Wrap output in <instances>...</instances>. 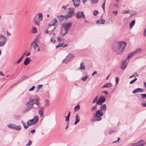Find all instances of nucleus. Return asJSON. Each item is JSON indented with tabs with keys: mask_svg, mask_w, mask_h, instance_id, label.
Segmentation results:
<instances>
[{
	"mask_svg": "<svg viewBox=\"0 0 146 146\" xmlns=\"http://www.w3.org/2000/svg\"><path fill=\"white\" fill-rule=\"evenodd\" d=\"M37 47H38V46L37 44H35V45L33 46V48L35 50L36 49Z\"/></svg>",
	"mask_w": 146,
	"mask_h": 146,
	"instance_id": "nucleus-45",
	"label": "nucleus"
},
{
	"mask_svg": "<svg viewBox=\"0 0 146 146\" xmlns=\"http://www.w3.org/2000/svg\"><path fill=\"white\" fill-rule=\"evenodd\" d=\"M96 24H100V20H97L96 22Z\"/></svg>",
	"mask_w": 146,
	"mask_h": 146,
	"instance_id": "nucleus-55",
	"label": "nucleus"
},
{
	"mask_svg": "<svg viewBox=\"0 0 146 146\" xmlns=\"http://www.w3.org/2000/svg\"><path fill=\"white\" fill-rule=\"evenodd\" d=\"M114 131L112 130H110L109 131V133L110 134H111L112 133H113Z\"/></svg>",
	"mask_w": 146,
	"mask_h": 146,
	"instance_id": "nucleus-63",
	"label": "nucleus"
},
{
	"mask_svg": "<svg viewBox=\"0 0 146 146\" xmlns=\"http://www.w3.org/2000/svg\"><path fill=\"white\" fill-rule=\"evenodd\" d=\"M141 106L143 107H146V102L145 103H142L141 104Z\"/></svg>",
	"mask_w": 146,
	"mask_h": 146,
	"instance_id": "nucleus-54",
	"label": "nucleus"
},
{
	"mask_svg": "<svg viewBox=\"0 0 146 146\" xmlns=\"http://www.w3.org/2000/svg\"><path fill=\"white\" fill-rule=\"evenodd\" d=\"M136 54H139L142 51V49L141 48H138L135 51Z\"/></svg>",
	"mask_w": 146,
	"mask_h": 146,
	"instance_id": "nucleus-25",
	"label": "nucleus"
},
{
	"mask_svg": "<svg viewBox=\"0 0 146 146\" xmlns=\"http://www.w3.org/2000/svg\"><path fill=\"white\" fill-rule=\"evenodd\" d=\"M137 80V78H135L133 80H132L130 82V84H133V83H134Z\"/></svg>",
	"mask_w": 146,
	"mask_h": 146,
	"instance_id": "nucleus-40",
	"label": "nucleus"
},
{
	"mask_svg": "<svg viewBox=\"0 0 146 146\" xmlns=\"http://www.w3.org/2000/svg\"><path fill=\"white\" fill-rule=\"evenodd\" d=\"M146 36V28L145 29L144 32V36Z\"/></svg>",
	"mask_w": 146,
	"mask_h": 146,
	"instance_id": "nucleus-58",
	"label": "nucleus"
},
{
	"mask_svg": "<svg viewBox=\"0 0 146 146\" xmlns=\"http://www.w3.org/2000/svg\"><path fill=\"white\" fill-rule=\"evenodd\" d=\"M100 110H101V111H106V104H104L102 105L100 107Z\"/></svg>",
	"mask_w": 146,
	"mask_h": 146,
	"instance_id": "nucleus-21",
	"label": "nucleus"
},
{
	"mask_svg": "<svg viewBox=\"0 0 146 146\" xmlns=\"http://www.w3.org/2000/svg\"><path fill=\"white\" fill-rule=\"evenodd\" d=\"M105 2H104L103 4V5H102V8H103V9L104 11L105 10Z\"/></svg>",
	"mask_w": 146,
	"mask_h": 146,
	"instance_id": "nucleus-51",
	"label": "nucleus"
},
{
	"mask_svg": "<svg viewBox=\"0 0 146 146\" xmlns=\"http://www.w3.org/2000/svg\"><path fill=\"white\" fill-rule=\"evenodd\" d=\"M98 99V96H96L92 102V103H94L97 101Z\"/></svg>",
	"mask_w": 146,
	"mask_h": 146,
	"instance_id": "nucleus-36",
	"label": "nucleus"
},
{
	"mask_svg": "<svg viewBox=\"0 0 146 146\" xmlns=\"http://www.w3.org/2000/svg\"><path fill=\"white\" fill-rule=\"evenodd\" d=\"M143 92V90L142 89L138 88L135 89V90H133V94H135L137 92Z\"/></svg>",
	"mask_w": 146,
	"mask_h": 146,
	"instance_id": "nucleus-14",
	"label": "nucleus"
},
{
	"mask_svg": "<svg viewBox=\"0 0 146 146\" xmlns=\"http://www.w3.org/2000/svg\"><path fill=\"white\" fill-rule=\"evenodd\" d=\"M88 78V76L87 75L82 78V80L84 81H85L86 80V79Z\"/></svg>",
	"mask_w": 146,
	"mask_h": 146,
	"instance_id": "nucleus-28",
	"label": "nucleus"
},
{
	"mask_svg": "<svg viewBox=\"0 0 146 146\" xmlns=\"http://www.w3.org/2000/svg\"><path fill=\"white\" fill-rule=\"evenodd\" d=\"M106 101V98L104 96H101L100 97L98 101L96 102V104L100 105Z\"/></svg>",
	"mask_w": 146,
	"mask_h": 146,
	"instance_id": "nucleus-9",
	"label": "nucleus"
},
{
	"mask_svg": "<svg viewBox=\"0 0 146 146\" xmlns=\"http://www.w3.org/2000/svg\"><path fill=\"white\" fill-rule=\"evenodd\" d=\"M102 92L104 93L106 95H107L108 94V92L106 91H103Z\"/></svg>",
	"mask_w": 146,
	"mask_h": 146,
	"instance_id": "nucleus-52",
	"label": "nucleus"
},
{
	"mask_svg": "<svg viewBox=\"0 0 146 146\" xmlns=\"http://www.w3.org/2000/svg\"><path fill=\"white\" fill-rule=\"evenodd\" d=\"M73 2L74 7H76L80 5V0H72Z\"/></svg>",
	"mask_w": 146,
	"mask_h": 146,
	"instance_id": "nucleus-13",
	"label": "nucleus"
},
{
	"mask_svg": "<svg viewBox=\"0 0 146 146\" xmlns=\"http://www.w3.org/2000/svg\"><path fill=\"white\" fill-rule=\"evenodd\" d=\"M97 108V105H95L94 107H92L91 108V111H93L95 110Z\"/></svg>",
	"mask_w": 146,
	"mask_h": 146,
	"instance_id": "nucleus-34",
	"label": "nucleus"
},
{
	"mask_svg": "<svg viewBox=\"0 0 146 146\" xmlns=\"http://www.w3.org/2000/svg\"><path fill=\"white\" fill-rule=\"evenodd\" d=\"M79 69L83 70H85V65L83 62H82L80 63V66Z\"/></svg>",
	"mask_w": 146,
	"mask_h": 146,
	"instance_id": "nucleus-24",
	"label": "nucleus"
},
{
	"mask_svg": "<svg viewBox=\"0 0 146 146\" xmlns=\"http://www.w3.org/2000/svg\"><path fill=\"white\" fill-rule=\"evenodd\" d=\"M64 17V16L62 15H60L59 16L57 17L58 19L60 21L59 22L60 24V22H62V21L63 20Z\"/></svg>",
	"mask_w": 146,
	"mask_h": 146,
	"instance_id": "nucleus-22",
	"label": "nucleus"
},
{
	"mask_svg": "<svg viewBox=\"0 0 146 146\" xmlns=\"http://www.w3.org/2000/svg\"><path fill=\"white\" fill-rule=\"evenodd\" d=\"M113 13H114V14L115 15H117L118 13V12L117 11H113Z\"/></svg>",
	"mask_w": 146,
	"mask_h": 146,
	"instance_id": "nucleus-60",
	"label": "nucleus"
},
{
	"mask_svg": "<svg viewBox=\"0 0 146 146\" xmlns=\"http://www.w3.org/2000/svg\"><path fill=\"white\" fill-rule=\"evenodd\" d=\"M129 13V11H124L122 13L123 14H125V13Z\"/></svg>",
	"mask_w": 146,
	"mask_h": 146,
	"instance_id": "nucleus-47",
	"label": "nucleus"
},
{
	"mask_svg": "<svg viewBox=\"0 0 146 146\" xmlns=\"http://www.w3.org/2000/svg\"><path fill=\"white\" fill-rule=\"evenodd\" d=\"M140 95L141 96L142 99H144L146 98V94H141Z\"/></svg>",
	"mask_w": 146,
	"mask_h": 146,
	"instance_id": "nucleus-35",
	"label": "nucleus"
},
{
	"mask_svg": "<svg viewBox=\"0 0 146 146\" xmlns=\"http://www.w3.org/2000/svg\"><path fill=\"white\" fill-rule=\"evenodd\" d=\"M97 72L96 71H95L94 73H93L92 74V76H93L95 74H97Z\"/></svg>",
	"mask_w": 146,
	"mask_h": 146,
	"instance_id": "nucleus-61",
	"label": "nucleus"
},
{
	"mask_svg": "<svg viewBox=\"0 0 146 146\" xmlns=\"http://www.w3.org/2000/svg\"><path fill=\"white\" fill-rule=\"evenodd\" d=\"M15 118L17 120H19L20 119V117L19 115H17L15 116Z\"/></svg>",
	"mask_w": 146,
	"mask_h": 146,
	"instance_id": "nucleus-43",
	"label": "nucleus"
},
{
	"mask_svg": "<svg viewBox=\"0 0 146 146\" xmlns=\"http://www.w3.org/2000/svg\"><path fill=\"white\" fill-rule=\"evenodd\" d=\"M65 117L66 118V121H68L69 120V118H70V117H68V116H67V117H66V116H65Z\"/></svg>",
	"mask_w": 146,
	"mask_h": 146,
	"instance_id": "nucleus-59",
	"label": "nucleus"
},
{
	"mask_svg": "<svg viewBox=\"0 0 146 146\" xmlns=\"http://www.w3.org/2000/svg\"><path fill=\"white\" fill-rule=\"evenodd\" d=\"M38 119V117L36 115L32 119L29 120L27 122V124L29 125H32L36 123Z\"/></svg>",
	"mask_w": 146,
	"mask_h": 146,
	"instance_id": "nucleus-7",
	"label": "nucleus"
},
{
	"mask_svg": "<svg viewBox=\"0 0 146 146\" xmlns=\"http://www.w3.org/2000/svg\"><path fill=\"white\" fill-rule=\"evenodd\" d=\"M67 14L65 15L66 18H70L72 17L74 14V9L73 8H69Z\"/></svg>",
	"mask_w": 146,
	"mask_h": 146,
	"instance_id": "nucleus-8",
	"label": "nucleus"
},
{
	"mask_svg": "<svg viewBox=\"0 0 146 146\" xmlns=\"http://www.w3.org/2000/svg\"><path fill=\"white\" fill-rule=\"evenodd\" d=\"M30 101L28 102L26 104V106H27L29 108H35V107L33 106V104H31L30 102Z\"/></svg>",
	"mask_w": 146,
	"mask_h": 146,
	"instance_id": "nucleus-20",
	"label": "nucleus"
},
{
	"mask_svg": "<svg viewBox=\"0 0 146 146\" xmlns=\"http://www.w3.org/2000/svg\"><path fill=\"white\" fill-rule=\"evenodd\" d=\"M52 21L54 23L51 26H56L58 25V21H57L56 19V18H54L53 19V20H52Z\"/></svg>",
	"mask_w": 146,
	"mask_h": 146,
	"instance_id": "nucleus-23",
	"label": "nucleus"
},
{
	"mask_svg": "<svg viewBox=\"0 0 146 146\" xmlns=\"http://www.w3.org/2000/svg\"><path fill=\"white\" fill-rule=\"evenodd\" d=\"M42 17H43V15L42 14L39 13L38 14L37 16H36L35 18H36L37 17L39 18V19H38V21H41L42 20Z\"/></svg>",
	"mask_w": 146,
	"mask_h": 146,
	"instance_id": "nucleus-19",
	"label": "nucleus"
},
{
	"mask_svg": "<svg viewBox=\"0 0 146 146\" xmlns=\"http://www.w3.org/2000/svg\"><path fill=\"white\" fill-rule=\"evenodd\" d=\"M136 54L135 51L132 52L131 54H129L127 58L125 60L122 62L120 67L121 69H123L124 70L127 66V64L129 61V58L130 57H131L134 56Z\"/></svg>",
	"mask_w": 146,
	"mask_h": 146,
	"instance_id": "nucleus-3",
	"label": "nucleus"
},
{
	"mask_svg": "<svg viewBox=\"0 0 146 146\" xmlns=\"http://www.w3.org/2000/svg\"><path fill=\"white\" fill-rule=\"evenodd\" d=\"M42 86V84L39 85H38V86L37 87V92H38L41 89Z\"/></svg>",
	"mask_w": 146,
	"mask_h": 146,
	"instance_id": "nucleus-32",
	"label": "nucleus"
},
{
	"mask_svg": "<svg viewBox=\"0 0 146 146\" xmlns=\"http://www.w3.org/2000/svg\"><path fill=\"white\" fill-rule=\"evenodd\" d=\"M29 125L28 124L27 125L26 124L25 125H23L25 129L27 128L28 127L29 125Z\"/></svg>",
	"mask_w": 146,
	"mask_h": 146,
	"instance_id": "nucleus-49",
	"label": "nucleus"
},
{
	"mask_svg": "<svg viewBox=\"0 0 146 146\" xmlns=\"http://www.w3.org/2000/svg\"><path fill=\"white\" fill-rule=\"evenodd\" d=\"M69 61H70L66 59V57L65 59L63 60L62 61V62L64 63H67Z\"/></svg>",
	"mask_w": 146,
	"mask_h": 146,
	"instance_id": "nucleus-27",
	"label": "nucleus"
},
{
	"mask_svg": "<svg viewBox=\"0 0 146 146\" xmlns=\"http://www.w3.org/2000/svg\"><path fill=\"white\" fill-rule=\"evenodd\" d=\"M38 37H36L34 40L33 41L35 44H37V40H38Z\"/></svg>",
	"mask_w": 146,
	"mask_h": 146,
	"instance_id": "nucleus-29",
	"label": "nucleus"
},
{
	"mask_svg": "<svg viewBox=\"0 0 146 146\" xmlns=\"http://www.w3.org/2000/svg\"><path fill=\"white\" fill-rule=\"evenodd\" d=\"M135 24V20L132 21L129 23V27L130 29H131Z\"/></svg>",
	"mask_w": 146,
	"mask_h": 146,
	"instance_id": "nucleus-26",
	"label": "nucleus"
},
{
	"mask_svg": "<svg viewBox=\"0 0 146 146\" xmlns=\"http://www.w3.org/2000/svg\"><path fill=\"white\" fill-rule=\"evenodd\" d=\"M119 81V78L118 77H116L115 78L116 84H118Z\"/></svg>",
	"mask_w": 146,
	"mask_h": 146,
	"instance_id": "nucleus-38",
	"label": "nucleus"
},
{
	"mask_svg": "<svg viewBox=\"0 0 146 146\" xmlns=\"http://www.w3.org/2000/svg\"><path fill=\"white\" fill-rule=\"evenodd\" d=\"M31 109V108H30L27 107V108L25 109V110H24V112H26L28 111L29 110Z\"/></svg>",
	"mask_w": 146,
	"mask_h": 146,
	"instance_id": "nucleus-44",
	"label": "nucleus"
},
{
	"mask_svg": "<svg viewBox=\"0 0 146 146\" xmlns=\"http://www.w3.org/2000/svg\"><path fill=\"white\" fill-rule=\"evenodd\" d=\"M36 18H35L34 19H35V20H34V21H35V24H36V25L38 26H39V21H38H38H37L36 20Z\"/></svg>",
	"mask_w": 146,
	"mask_h": 146,
	"instance_id": "nucleus-31",
	"label": "nucleus"
},
{
	"mask_svg": "<svg viewBox=\"0 0 146 146\" xmlns=\"http://www.w3.org/2000/svg\"><path fill=\"white\" fill-rule=\"evenodd\" d=\"M76 17L78 19L83 18L84 19H85V15H84V12L82 11H78L76 13Z\"/></svg>",
	"mask_w": 146,
	"mask_h": 146,
	"instance_id": "nucleus-11",
	"label": "nucleus"
},
{
	"mask_svg": "<svg viewBox=\"0 0 146 146\" xmlns=\"http://www.w3.org/2000/svg\"><path fill=\"white\" fill-rule=\"evenodd\" d=\"M7 126L10 129L16 130H19L21 129V126L20 125H17L12 123L9 124Z\"/></svg>",
	"mask_w": 146,
	"mask_h": 146,
	"instance_id": "nucleus-6",
	"label": "nucleus"
},
{
	"mask_svg": "<svg viewBox=\"0 0 146 146\" xmlns=\"http://www.w3.org/2000/svg\"><path fill=\"white\" fill-rule=\"evenodd\" d=\"M25 55V54H23V56H22V57H21V58L19 59V60H18V61H17V64H19V63L20 62V61H21V60H22V59H23V56H24Z\"/></svg>",
	"mask_w": 146,
	"mask_h": 146,
	"instance_id": "nucleus-30",
	"label": "nucleus"
},
{
	"mask_svg": "<svg viewBox=\"0 0 146 146\" xmlns=\"http://www.w3.org/2000/svg\"><path fill=\"white\" fill-rule=\"evenodd\" d=\"M44 108L43 107H40V110H42V111H43Z\"/></svg>",
	"mask_w": 146,
	"mask_h": 146,
	"instance_id": "nucleus-62",
	"label": "nucleus"
},
{
	"mask_svg": "<svg viewBox=\"0 0 146 146\" xmlns=\"http://www.w3.org/2000/svg\"><path fill=\"white\" fill-rule=\"evenodd\" d=\"M35 88V86H33L31 88L29 89V91H32Z\"/></svg>",
	"mask_w": 146,
	"mask_h": 146,
	"instance_id": "nucleus-48",
	"label": "nucleus"
},
{
	"mask_svg": "<svg viewBox=\"0 0 146 146\" xmlns=\"http://www.w3.org/2000/svg\"><path fill=\"white\" fill-rule=\"evenodd\" d=\"M57 40L59 42H60L61 40V38L60 36H58L57 38Z\"/></svg>",
	"mask_w": 146,
	"mask_h": 146,
	"instance_id": "nucleus-50",
	"label": "nucleus"
},
{
	"mask_svg": "<svg viewBox=\"0 0 146 146\" xmlns=\"http://www.w3.org/2000/svg\"><path fill=\"white\" fill-rule=\"evenodd\" d=\"M80 108V106L79 105H77V106H76L74 108V109L75 110V109L76 108H78V109H79Z\"/></svg>",
	"mask_w": 146,
	"mask_h": 146,
	"instance_id": "nucleus-53",
	"label": "nucleus"
},
{
	"mask_svg": "<svg viewBox=\"0 0 146 146\" xmlns=\"http://www.w3.org/2000/svg\"><path fill=\"white\" fill-rule=\"evenodd\" d=\"M75 119L76 121L74 122V124L76 125L80 121V117L77 114H76L75 115Z\"/></svg>",
	"mask_w": 146,
	"mask_h": 146,
	"instance_id": "nucleus-18",
	"label": "nucleus"
},
{
	"mask_svg": "<svg viewBox=\"0 0 146 146\" xmlns=\"http://www.w3.org/2000/svg\"><path fill=\"white\" fill-rule=\"evenodd\" d=\"M98 13V11L96 10H95L93 11V14L94 16H96Z\"/></svg>",
	"mask_w": 146,
	"mask_h": 146,
	"instance_id": "nucleus-33",
	"label": "nucleus"
},
{
	"mask_svg": "<svg viewBox=\"0 0 146 146\" xmlns=\"http://www.w3.org/2000/svg\"><path fill=\"white\" fill-rule=\"evenodd\" d=\"M146 143V142L143 140H141L137 143H132V146H143Z\"/></svg>",
	"mask_w": 146,
	"mask_h": 146,
	"instance_id": "nucleus-10",
	"label": "nucleus"
},
{
	"mask_svg": "<svg viewBox=\"0 0 146 146\" xmlns=\"http://www.w3.org/2000/svg\"><path fill=\"white\" fill-rule=\"evenodd\" d=\"M103 115V113L101 110H98L95 115H94V119L92 121H100L102 119V118L100 117Z\"/></svg>",
	"mask_w": 146,
	"mask_h": 146,
	"instance_id": "nucleus-4",
	"label": "nucleus"
},
{
	"mask_svg": "<svg viewBox=\"0 0 146 146\" xmlns=\"http://www.w3.org/2000/svg\"><path fill=\"white\" fill-rule=\"evenodd\" d=\"M38 112L39 114L41 117L43 115V111H42V110H39Z\"/></svg>",
	"mask_w": 146,
	"mask_h": 146,
	"instance_id": "nucleus-37",
	"label": "nucleus"
},
{
	"mask_svg": "<svg viewBox=\"0 0 146 146\" xmlns=\"http://www.w3.org/2000/svg\"><path fill=\"white\" fill-rule=\"evenodd\" d=\"M74 57H75L74 55L70 54H69L66 57V59H67L70 61Z\"/></svg>",
	"mask_w": 146,
	"mask_h": 146,
	"instance_id": "nucleus-15",
	"label": "nucleus"
},
{
	"mask_svg": "<svg viewBox=\"0 0 146 146\" xmlns=\"http://www.w3.org/2000/svg\"><path fill=\"white\" fill-rule=\"evenodd\" d=\"M63 44L62 43H60L58 44H57L56 46V48H58L60 47L61 46H62L63 45Z\"/></svg>",
	"mask_w": 146,
	"mask_h": 146,
	"instance_id": "nucleus-39",
	"label": "nucleus"
},
{
	"mask_svg": "<svg viewBox=\"0 0 146 146\" xmlns=\"http://www.w3.org/2000/svg\"><path fill=\"white\" fill-rule=\"evenodd\" d=\"M33 32V33H35L37 32L36 30V28L35 27H33L32 28Z\"/></svg>",
	"mask_w": 146,
	"mask_h": 146,
	"instance_id": "nucleus-41",
	"label": "nucleus"
},
{
	"mask_svg": "<svg viewBox=\"0 0 146 146\" xmlns=\"http://www.w3.org/2000/svg\"><path fill=\"white\" fill-rule=\"evenodd\" d=\"M91 2L92 4H95L96 3H95V0H91Z\"/></svg>",
	"mask_w": 146,
	"mask_h": 146,
	"instance_id": "nucleus-56",
	"label": "nucleus"
},
{
	"mask_svg": "<svg viewBox=\"0 0 146 146\" xmlns=\"http://www.w3.org/2000/svg\"><path fill=\"white\" fill-rule=\"evenodd\" d=\"M30 58L27 57L24 62V64L25 65H27L31 61V60H29Z\"/></svg>",
	"mask_w": 146,
	"mask_h": 146,
	"instance_id": "nucleus-16",
	"label": "nucleus"
},
{
	"mask_svg": "<svg viewBox=\"0 0 146 146\" xmlns=\"http://www.w3.org/2000/svg\"><path fill=\"white\" fill-rule=\"evenodd\" d=\"M32 144V142L31 140H30L28 144H27L26 145V146H30Z\"/></svg>",
	"mask_w": 146,
	"mask_h": 146,
	"instance_id": "nucleus-46",
	"label": "nucleus"
},
{
	"mask_svg": "<svg viewBox=\"0 0 146 146\" xmlns=\"http://www.w3.org/2000/svg\"><path fill=\"white\" fill-rule=\"evenodd\" d=\"M50 40L51 41L55 42V40L52 37L51 38Z\"/></svg>",
	"mask_w": 146,
	"mask_h": 146,
	"instance_id": "nucleus-57",
	"label": "nucleus"
},
{
	"mask_svg": "<svg viewBox=\"0 0 146 146\" xmlns=\"http://www.w3.org/2000/svg\"><path fill=\"white\" fill-rule=\"evenodd\" d=\"M72 25L70 23H65L63 24L61 27V33L63 35H65L67 33L71 28Z\"/></svg>",
	"mask_w": 146,
	"mask_h": 146,
	"instance_id": "nucleus-2",
	"label": "nucleus"
},
{
	"mask_svg": "<svg viewBox=\"0 0 146 146\" xmlns=\"http://www.w3.org/2000/svg\"><path fill=\"white\" fill-rule=\"evenodd\" d=\"M112 85L111 83H108L105 84L102 87V88H110L112 86Z\"/></svg>",
	"mask_w": 146,
	"mask_h": 146,
	"instance_id": "nucleus-17",
	"label": "nucleus"
},
{
	"mask_svg": "<svg viewBox=\"0 0 146 146\" xmlns=\"http://www.w3.org/2000/svg\"><path fill=\"white\" fill-rule=\"evenodd\" d=\"M7 40L6 37L3 35H0V47L3 46Z\"/></svg>",
	"mask_w": 146,
	"mask_h": 146,
	"instance_id": "nucleus-5",
	"label": "nucleus"
},
{
	"mask_svg": "<svg viewBox=\"0 0 146 146\" xmlns=\"http://www.w3.org/2000/svg\"><path fill=\"white\" fill-rule=\"evenodd\" d=\"M35 129H34L33 130H32L31 131V132L32 133H34L35 132Z\"/></svg>",
	"mask_w": 146,
	"mask_h": 146,
	"instance_id": "nucleus-64",
	"label": "nucleus"
},
{
	"mask_svg": "<svg viewBox=\"0 0 146 146\" xmlns=\"http://www.w3.org/2000/svg\"><path fill=\"white\" fill-rule=\"evenodd\" d=\"M38 100H30V102L31 104H33V105L34 104H36V106H35V108H37L39 106V103L38 102Z\"/></svg>",
	"mask_w": 146,
	"mask_h": 146,
	"instance_id": "nucleus-12",
	"label": "nucleus"
},
{
	"mask_svg": "<svg viewBox=\"0 0 146 146\" xmlns=\"http://www.w3.org/2000/svg\"><path fill=\"white\" fill-rule=\"evenodd\" d=\"M126 46V43L124 42H115L112 49L116 53L121 54L125 49Z\"/></svg>",
	"mask_w": 146,
	"mask_h": 146,
	"instance_id": "nucleus-1",
	"label": "nucleus"
},
{
	"mask_svg": "<svg viewBox=\"0 0 146 146\" xmlns=\"http://www.w3.org/2000/svg\"><path fill=\"white\" fill-rule=\"evenodd\" d=\"M100 24H103L105 23V21L103 19H101L100 20Z\"/></svg>",
	"mask_w": 146,
	"mask_h": 146,
	"instance_id": "nucleus-42",
	"label": "nucleus"
}]
</instances>
